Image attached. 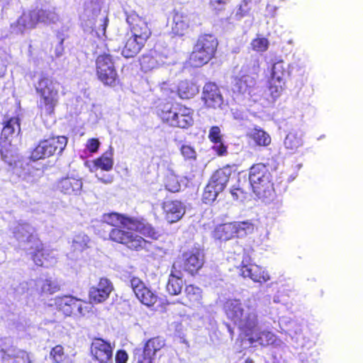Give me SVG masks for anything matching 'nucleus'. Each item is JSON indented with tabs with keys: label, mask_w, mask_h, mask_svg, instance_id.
Instances as JSON below:
<instances>
[{
	"label": "nucleus",
	"mask_w": 363,
	"mask_h": 363,
	"mask_svg": "<svg viewBox=\"0 0 363 363\" xmlns=\"http://www.w3.org/2000/svg\"><path fill=\"white\" fill-rule=\"evenodd\" d=\"M102 220L113 227L109 232L108 239L132 251H141L145 248L148 242L143 237L157 240L160 235L156 229L143 218L111 212L104 213Z\"/></svg>",
	"instance_id": "1"
},
{
	"label": "nucleus",
	"mask_w": 363,
	"mask_h": 363,
	"mask_svg": "<svg viewBox=\"0 0 363 363\" xmlns=\"http://www.w3.org/2000/svg\"><path fill=\"white\" fill-rule=\"evenodd\" d=\"M126 22L129 31L125 34L121 55L128 59L135 57L143 50L152 36V30L147 20L135 11L127 14Z\"/></svg>",
	"instance_id": "2"
},
{
	"label": "nucleus",
	"mask_w": 363,
	"mask_h": 363,
	"mask_svg": "<svg viewBox=\"0 0 363 363\" xmlns=\"http://www.w3.org/2000/svg\"><path fill=\"white\" fill-rule=\"evenodd\" d=\"M194 111L180 102L166 101L157 107L161 122L173 128L188 129L194 124Z\"/></svg>",
	"instance_id": "3"
},
{
	"label": "nucleus",
	"mask_w": 363,
	"mask_h": 363,
	"mask_svg": "<svg viewBox=\"0 0 363 363\" xmlns=\"http://www.w3.org/2000/svg\"><path fill=\"white\" fill-rule=\"evenodd\" d=\"M39 95L37 104L41 118L53 116L60 101L59 83L48 76H42L35 86Z\"/></svg>",
	"instance_id": "4"
},
{
	"label": "nucleus",
	"mask_w": 363,
	"mask_h": 363,
	"mask_svg": "<svg viewBox=\"0 0 363 363\" xmlns=\"http://www.w3.org/2000/svg\"><path fill=\"white\" fill-rule=\"evenodd\" d=\"M223 309L228 319L237 325L241 333L250 331L256 325L258 315L256 308L248 305L245 309L240 299H227Z\"/></svg>",
	"instance_id": "5"
},
{
	"label": "nucleus",
	"mask_w": 363,
	"mask_h": 363,
	"mask_svg": "<svg viewBox=\"0 0 363 363\" xmlns=\"http://www.w3.org/2000/svg\"><path fill=\"white\" fill-rule=\"evenodd\" d=\"M218 46V40L214 35L200 34L193 45L187 63L191 67H203L216 57Z\"/></svg>",
	"instance_id": "6"
},
{
	"label": "nucleus",
	"mask_w": 363,
	"mask_h": 363,
	"mask_svg": "<svg viewBox=\"0 0 363 363\" xmlns=\"http://www.w3.org/2000/svg\"><path fill=\"white\" fill-rule=\"evenodd\" d=\"M248 179L258 198H270L274 194V178L269 165L262 162L253 164L249 169Z\"/></svg>",
	"instance_id": "7"
},
{
	"label": "nucleus",
	"mask_w": 363,
	"mask_h": 363,
	"mask_svg": "<svg viewBox=\"0 0 363 363\" xmlns=\"http://www.w3.org/2000/svg\"><path fill=\"white\" fill-rule=\"evenodd\" d=\"M96 79L106 87H115L120 82L113 56L110 53H102L95 59Z\"/></svg>",
	"instance_id": "8"
},
{
	"label": "nucleus",
	"mask_w": 363,
	"mask_h": 363,
	"mask_svg": "<svg viewBox=\"0 0 363 363\" xmlns=\"http://www.w3.org/2000/svg\"><path fill=\"white\" fill-rule=\"evenodd\" d=\"M67 142V138L64 135L50 136L40 140L30 152L29 158L35 162L59 155L65 149Z\"/></svg>",
	"instance_id": "9"
},
{
	"label": "nucleus",
	"mask_w": 363,
	"mask_h": 363,
	"mask_svg": "<svg viewBox=\"0 0 363 363\" xmlns=\"http://www.w3.org/2000/svg\"><path fill=\"white\" fill-rule=\"evenodd\" d=\"M54 305L56 310L64 316L68 317L77 313L82 316L92 311V305L72 295L58 296L55 298Z\"/></svg>",
	"instance_id": "10"
},
{
	"label": "nucleus",
	"mask_w": 363,
	"mask_h": 363,
	"mask_svg": "<svg viewBox=\"0 0 363 363\" xmlns=\"http://www.w3.org/2000/svg\"><path fill=\"white\" fill-rule=\"evenodd\" d=\"M205 255L202 250L194 248L182 254V257L177 259L172 265L192 276L196 275L204 264Z\"/></svg>",
	"instance_id": "11"
},
{
	"label": "nucleus",
	"mask_w": 363,
	"mask_h": 363,
	"mask_svg": "<svg viewBox=\"0 0 363 363\" xmlns=\"http://www.w3.org/2000/svg\"><path fill=\"white\" fill-rule=\"evenodd\" d=\"M238 269L241 277L245 279H250L255 283L264 284L271 279L269 272L262 267L253 263L249 255H245L242 257Z\"/></svg>",
	"instance_id": "12"
},
{
	"label": "nucleus",
	"mask_w": 363,
	"mask_h": 363,
	"mask_svg": "<svg viewBox=\"0 0 363 363\" xmlns=\"http://www.w3.org/2000/svg\"><path fill=\"white\" fill-rule=\"evenodd\" d=\"M50 13L42 9H35L23 11L16 21V26L23 31L33 29L39 23L50 20Z\"/></svg>",
	"instance_id": "13"
},
{
	"label": "nucleus",
	"mask_w": 363,
	"mask_h": 363,
	"mask_svg": "<svg viewBox=\"0 0 363 363\" xmlns=\"http://www.w3.org/2000/svg\"><path fill=\"white\" fill-rule=\"evenodd\" d=\"M113 346L103 338L94 337L90 345L92 359L98 363H111Z\"/></svg>",
	"instance_id": "14"
},
{
	"label": "nucleus",
	"mask_w": 363,
	"mask_h": 363,
	"mask_svg": "<svg viewBox=\"0 0 363 363\" xmlns=\"http://www.w3.org/2000/svg\"><path fill=\"white\" fill-rule=\"evenodd\" d=\"M165 345V340L160 337L150 338L144 345L142 350H139L135 353L138 363H152L156 353Z\"/></svg>",
	"instance_id": "15"
},
{
	"label": "nucleus",
	"mask_w": 363,
	"mask_h": 363,
	"mask_svg": "<svg viewBox=\"0 0 363 363\" xmlns=\"http://www.w3.org/2000/svg\"><path fill=\"white\" fill-rule=\"evenodd\" d=\"M130 284L138 299L145 306L149 308L153 307L158 301L157 295L147 288L138 277H131Z\"/></svg>",
	"instance_id": "16"
},
{
	"label": "nucleus",
	"mask_w": 363,
	"mask_h": 363,
	"mask_svg": "<svg viewBox=\"0 0 363 363\" xmlns=\"http://www.w3.org/2000/svg\"><path fill=\"white\" fill-rule=\"evenodd\" d=\"M201 100L206 108L217 109L223 104V97L215 82H208L203 87Z\"/></svg>",
	"instance_id": "17"
},
{
	"label": "nucleus",
	"mask_w": 363,
	"mask_h": 363,
	"mask_svg": "<svg viewBox=\"0 0 363 363\" xmlns=\"http://www.w3.org/2000/svg\"><path fill=\"white\" fill-rule=\"evenodd\" d=\"M113 290L111 281L107 278H101L96 286L90 287L89 290V300L91 303L99 304L106 301Z\"/></svg>",
	"instance_id": "18"
},
{
	"label": "nucleus",
	"mask_w": 363,
	"mask_h": 363,
	"mask_svg": "<svg viewBox=\"0 0 363 363\" xmlns=\"http://www.w3.org/2000/svg\"><path fill=\"white\" fill-rule=\"evenodd\" d=\"M83 187L82 178L74 176H66L56 182V190L67 196H78L81 194Z\"/></svg>",
	"instance_id": "19"
},
{
	"label": "nucleus",
	"mask_w": 363,
	"mask_h": 363,
	"mask_svg": "<svg viewBox=\"0 0 363 363\" xmlns=\"http://www.w3.org/2000/svg\"><path fill=\"white\" fill-rule=\"evenodd\" d=\"M33 250L31 258L35 265L48 268L57 263V258L53 255L52 250L47 249L43 242Z\"/></svg>",
	"instance_id": "20"
},
{
	"label": "nucleus",
	"mask_w": 363,
	"mask_h": 363,
	"mask_svg": "<svg viewBox=\"0 0 363 363\" xmlns=\"http://www.w3.org/2000/svg\"><path fill=\"white\" fill-rule=\"evenodd\" d=\"M164 218L169 223L178 222L186 213L184 204L178 200H169L162 203Z\"/></svg>",
	"instance_id": "21"
},
{
	"label": "nucleus",
	"mask_w": 363,
	"mask_h": 363,
	"mask_svg": "<svg viewBox=\"0 0 363 363\" xmlns=\"http://www.w3.org/2000/svg\"><path fill=\"white\" fill-rule=\"evenodd\" d=\"M203 291L195 284H186L184 296L179 303L189 308H199L202 306Z\"/></svg>",
	"instance_id": "22"
},
{
	"label": "nucleus",
	"mask_w": 363,
	"mask_h": 363,
	"mask_svg": "<svg viewBox=\"0 0 363 363\" xmlns=\"http://www.w3.org/2000/svg\"><path fill=\"white\" fill-rule=\"evenodd\" d=\"M247 337L250 344L258 343L262 346H267L274 342V334L267 330H260L259 328V316H257L256 325L248 332H242Z\"/></svg>",
	"instance_id": "23"
},
{
	"label": "nucleus",
	"mask_w": 363,
	"mask_h": 363,
	"mask_svg": "<svg viewBox=\"0 0 363 363\" xmlns=\"http://www.w3.org/2000/svg\"><path fill=\"white\" fill-rule=\"evenodd\" d=\"M182 277V269H177V265H172L166 285V289L170 295L177 296L182 293L183 288Z\"/></svg>",
	"instance_id": "24"
},
{
	"label": "nucleus",
	"mask_w": 363,
	"mask_h": 363,
	"mask_svg": "<svg viewBox=\"0 0 363 363\" xmlns=\"http://www.w3.org/2000/svg\"><path fill=\"white\" fill-rule=\"evenodd\" d=\"M247 138L252 142L253 145L265 147L272 143L270 135L259 126H255L246 133Z\"/></svg>",
	"instance_id": "25"
},
{
	"label": "nucleus",
	"mask_w": 363,
	"mask_h": 363,
	"mask_svg": "<svg viewBox=\"0 0 363 363\" xmlns=\"http://www.w3.org/2000/svg\"><path fill=\"white\" fill-rule=\"evenodd\" d=\"M233 172V166L226 164L222 168L217 169L213 173L209 181L213 183L218 189L223 191L225 189Z\"/></svg>",
	"instance_id": "26"
},
{
	"label": "nucleus",
	"mask_w": 363,
	"mask_h": 363,
	"mask_svg": "<svg viewBox=\"0 0 363 363\" xmlns=\"http://www.w3.org/2000/svg\"><path fill=\"white\" fill-rule=\"evenodd\" d=\"M199 89L193 79L179 81L177 87V94L182 99H190L199 93Z\"/></svg>",
	"instance_id": "27"
},
{
	"label": "nucleus",
	"mask_w": 363,
	"mask_h": 363,
	"mask_svg": "<svg viewBox=\"0 0 363 363\" xmlns=\"http://www.w3.org/2000/svg\"><path fill=\"white\" fill-rule=\"evenodd\" d=\"M189 28V19L186 14L181 11H174L172 32L174 35L184 36Z\"/></svg>",
	"instance_id": "28"
},
{
	"label": "nucleus",
	"mask_w": 363,
	"mask_h": 363,
	"mask_svg": "<svg viewBox=\"0 0 363 363\" xmlns=\"http://www.w3.org/2000/svg\"><path fill=\"white\" fill-rule=\"evenodd\" d=\"M140 65L145 72L158 68L161 65V55L155 50H150L141 56Z\"/></svg>",
	"instance_id": "29"
},
{
	"label": "nucleus",
	"mask_w": 363,
	"mask_h": 363,
	"mask_svg": "<svg viewBox=\"0 0 363 363\" xmlns=\"http://www.w3.org/2000/svg\"><path fill=\"white\" fill-rule=\"evenodd\" d=\"M213 237L221 241H226L237 237L235 225L233 223L218 225L213 232Z\"/></svg>",
	"instance_id": "30"
},
{
	"label": "nucleus",
	"mask_w": 363,
	"mask_h": 363,
	"mask_svg": "<svg viewBox=\"0 0 363 363\" xmlns=\"http://www.w3.org/2000/svg\"><path fill=\"white\" fill-rule=\"evenodd\" d=\"M290 74L289 64L283 60H279L274 64L271 77L277 79V80L286 82V79L290 77Z\"/></svg>",
	"instance_id": "31"
},
{
	"label": "nucleus",
	"mask_w": 363,
	"mask_h": 363,
	"mask_svg": "<svg viewBox=\"0 0 363 363\" xmlns=\"http://www.w3.org/2000/svg\"><path fill=\"white\" fill-rule=\"evenodd\" d=\"M21 130L20 122L18 117H11L4 122L1 135L5 138L11 137L13 134H18Z\"/></svg>",
	"instance_id": "32"
},
{
	"label": "nucleus",
	"mask_w": 363,
	"mask_h": 363,
	"mask_svg": "<svg viewBox=\"0 0 363 363\" xmlns=\"http://www.w3.org/2000/svg\"><path fill=\"white\" fill-rule=\"evenodd\" d=\"M303 143L301 135L293 131L286 135L284 141L285 148L291 152L296 151L298 147L303 145Z\"/></svg>",
	"instance_id": "33"
},
{
	"label": "nucleus",
	"mask_w": 363,
	"mask_h": 363,
	"mask_svg": "<svg viewBox=\"0 0 363 363\" xmlns=\"http://www.w3.org/2000/svg\"><path fill=\"white\" fill-rule=\"evenodd\" d=\"M89 238L84 233L75 235L72 239L71 249L74 252H83L88 248Z\"/></svg>",
	"instance_id": "34"
},
{
	"label": "nucleus",
	"mask_w": 363,
	"mask_h": 363,
	"mask_svg": "<svg viewBox=\"0 0 363 363\" xmlns=\"http://www.w3.org/2000/svg\"><path fill=\"white\" fill-rule=\"evenodd\" d=\"M223 191L218 188L210 181L206 186L202 194V200L205 203H211L216 201L218 194Z\"/></svg>",
	"instance_id": "35"
},
{
	"label": "nucleus",
	"mask_w": 363,
	"mask_h": 363,
	"mask_svg": "<svg viewBox=\"0 0 363 363\" xmlns=\"http://www.w3.org/2000/svg\"><path fill=\"white\" fill-rule=\"evenodd\" d=\"M285 82L277 80V79L271 77L268 82V91L270 96L276 99L279 97L284 89Z\"/></svg>",
	"instance_id": "36"
},
{
	"label": "nucleus",
	"mask_w": 363,
	"mask_h": 363,
	"mask_svg": "<svg viewBox=\"0 0 363 363\" xmlns=\"http://www.w3.org/2000/svg\"><path fill=\"white\" fill-rule=\"evenodd\" d=\"M60 290V285L56 280L46 279L43 281L40 285V294L51 295Z\"/></svg>",
	"instance_id": "37"
},
{
	"label": "nucleus",
	"mask_w": 363,
	"mask_h": 363,
	"mask_svg": "<svg viewBox=\"0 0 363 363\" xmlns=\"http://www.w3.org/2000/svg\"><path fill=\"white\" fill-rule=\"evenodd\" d=\"M164 187L167 191L172 193L179 191L181 189V184L179 181L178 176L173 173L167 174L164 179Z\"/></svg>",
	"instance_id": "38"
},
{
	"label": "nucleus",
	"mask_w": 363,
	"mask_h": 363,
	"mask_svg": "<svg viewBox=\"0 0 363 363\" xmlns=\"http://www.w3.org/2000/svg\"><path fill=\"white\" fill-rule=\"evenodd\" d=\"M84 11L89 15H98L101 10V0H85L84 2Z\"/></svg>",
	"instance_id": "39"
},
{
	"label": "nucleus",
	"mask_w": 363,
	"mask_h": 363,
	"mask_svg": "<svg viewBox=\"0 0 363 363\" xmlns=\"http://www.w3.org/2000/svg\"><path fill=\"white\" fill-rule=\"evenodd\" d=\"M67 357L65 348L61 345H55L50 352V358L54 363H62Z\"/></svg>",
	"instance_id": "40"
},
{
	"label": "nucleus",
	"mask_w": 363,
	"mask_h": 363,
	"mask_svg": "<svg viewBox=\"0 0 363 363\" xmlns=\"http://www.w3.org/2000/svg\"><path fill=\"white\" fill-rule=\"evenodd\" d=\"M113 165V159L104 155L94 160V166L104 171H110Z\"/></svg>",
	"instance_id": "41"
},
{
	"label": "nucleus",
	"mask_w": 363,
	"mask_h": 363,
	"mask_svg": "<svg viewBox=\"0 0 363 363\" xmlns=\"http://www.w3.org/2000/svg\"><path fill=\"white\" fill-rule=\"evenodd\" d=\"M269 42L266 38H255L252 40L250 45L252 50L258 52H264L267 50Z\"/></svg>",
	"instance_id": "42"
},
{
	"label": "nucleus",
	"mask_w": 363,
	"mask_h": 363,
	"mask_svg": "<svg viewBox=\"0 0 363 363\" xmlns=\"http://www.w3.org/2000/svg\"><path fill=\"white\" fill-rule=\"evenodd\" d=\"M233 223L235 225L237 237L242 236L247 233H250L254 229L253 224L250 221L234 222Z\"/></svg>",
	"instance_id": "43"
},
{
	"label": "nucleus",
	"mask_w": 363,
	"mask_h": 363,
	"mask_svg": "<svg viewBox=\"0 0 363 363\" xmlns=\"http://www.w3.org/2000/svg\"><path fill=\"white\" fill-rule=\"evenodd\" d=\"M230 194L235 201H243L247 197V191L243 186H241L240 184L237 186H233L230 189Z\"/></svg>",
	"instance_id": "44"
},
{
	"label": "nucleus",
	"mask_w": 363,
	"mask_h": 363,
	"mask_svg": "<svg viewBox=\"0 0 363 363\" xmlns=\"http://www.w3.org/2000/svg\"><path fill=\"white\" fill-rule=\"evenodd\" d=\"M180 152L185 160L195 161L197 154L195 149L189 145H182L180 147Z\"/></svg>",
	"instance_id": "45"
},
{
	"label": "nucleus",
	"mask_w": 363,
	"mask_h": 363,
	"mask_svg": "<svg viewBox=\"0 0 363 363\" xmlns=\"http://www.w3.org/2000/svg\"><path fill=\"white\" fill-rule=\"evenodd\" d=\"M228 145L225 144L223 140L217 143H213L211 150L218 157H225L228 154Z\"/></svg>",
	"instance_id": "46"
},
{
	"label": "nucleus",
	"mask_w": 363,
	"mask_h": 363,
	"mask_svg": "<svg viewBox=\"0 0 363 363\" xmlns=\"http://www.w3.org/2000/svg\"><path fill=\"white\" fill-rule=\"evenodd\" d=\"M208 138L212 143L222 140L223 135L221 134L220 128L217 125L212 126L209 130Z\"/></svg>",
	"instance_id": "47"
},
{
	"label": "nucleus",
	"mask_w": 363,
	"mask_h": 363,
	"mask_svg": "<svg viewBox=\"0 0 363 363\" xmlns=\"http://www.w3.org/2000/svg\"><path fill=\"white\" fill-rule=\"evenodd\" d=\"M24 242L27 244H30V249H34L36 247V245H38V244L42 243V241L38 238V236L33 233H29L26 237V240H24Z\"/></svg>",
	"instance_id": "48"
},
{
	"label": "nucleus",
	"mask_w": 363,
	"mask_h": 363,
	"mask_svg": "<svg viewBox=\"0 0 363 363\" xmlns=\"http://www.w3.org/2000/svg\"><path fill=\"white\" fill-rule=\"evenodd\" d=\"M99 145V140L97 138H93L87 140L86 147L90 152L94 153L98 151Z\"/></svg>",
	"instance_id": "49"
},
{
	"label": "nucleus",
	"mask_w": 363,
	"mask_h": 363,
	"mask_svg": "<svg viewBox=\"0 0 363 363\" xmlns=\"http://www.w3.org/2000/svg\"><path fill=\"white\" fill-rule=\"evenodd\" d=\"M128 359V354L124 350H118L116 352L115 362L116 363H127Z\"/></svg>",
	"instance_id": "50"
},
{
	"label": "nucleus",
	"mask_w": 363,
	"mask_h": 363,
	"mask_svg": "<svg viewBox=\"0 0 363 363\" xmlns=\"http://www.w3.org/2000/svg\"><path fill=\"white\" fill-rule=\"evenodd\" d=\"M250 11V8L249 6L244 7V4H240L239 8L236 12L235 16L238 18H241L248 14Z\"/></svg>",
	"instance_id": "51"
},
{
	"label": "nucleus",
	"mask_w": 363,
	"mask_h": 363,
	"mask_svg": "<svg viewBox=\"0 0 363 363\" xmlns=\"http://www.w3.org/2000/svg\"><path fill=\"white\" fill-rule=\"evenodd\" d=\"M247 79H248V77H247V76H242L241 77H240L238 79V81L237 84L239 85L240 89H242V83L246 84V83L247 82Z\"/></svg>",
	"instance_id": "52"
},
{
	"label": "nucleus",
	"mask_w": 363,
	"mask_h": 363,
	"mask_svg": "<svg viewBox=\"0 0 363 363\" xmlns=\"http://www.w3.org/2000/svg\"><path fill=\"white\" fill-rule=\"evenodd\" d=\"M225 0H211V4L213 5L225 4Z\"/></svg>",
	"instance_id": "53"
},
{
	"label": "nucleus",
	"mask_w": 363,
	"mask_h": 363,
	"mask_svg": "<svg viewBox=\"0 0 363 363\" xmlns=\"http://www.w3.org/2000/svg\"><path fill=\"white\" fill-rule=\"evenodd\" d=\"M23 232H27V230H26L25 227L21 226L15 232V233H23Z\"/></svg>",
	"instance_id": "54"
},
{
	"label": "nucleus",
	"mask_w": 363,
	"mask_h": 363,
	"mask_svg": "<svg viewBox=\"0 0 363 363\" xmlns=\"http://www.w3.org/2000/svg\"><path fill=\"white\" fill-rule=\"evenodd\" d=\"M252 0H242L241 4H244V7L248 6L249 4L252 2Z\"/></svg>",
	"instance_id": "55"
},
{
	"label": "nucleus",
	"mask_w": 363,
	"mask_h": 363,
	"mask_svg": "<svg viewBox=\"0 0 363 363\" xmlns=\"http://www.w3.org/2000/svg\"><path fill=\"white\" fill-rule=\"evenodd\" d=\"M107 25H108V18H106L104 20V24H103V26H104V28H103L104 31H105Z\"/></svg>",
	"instance_id": "56"
},
{
	"label": "nucleus",
	"mask_w": 363,
	"mask_h": 363,
	"mask_svg": "<svg viewBox=\"0 0 363 363\" xmlns=\"http://www.w3.org/2000/svg\"><path fill=\"white\" fill-rule=\"evenodd\" d=\"M245 363H254V362L251 359L247 358L245 359Z\"/></svg>",
	"instance_id": "57"
}]
</instances>
